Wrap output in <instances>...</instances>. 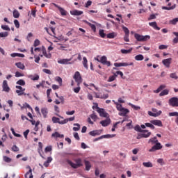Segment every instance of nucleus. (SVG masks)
<instances>
[{"label": "nucleus", "instance_id": "nucleus-1", "mask_svg": "<svg viewBox=\"0 0 178 178\" xmlns=\"http://www.w3.org/2000/svg\"><path fill=\"white\" fill-rule=\"evenodd\" d=\"M68 165H70L73 169H77V168H80L81 166H83V161H81V159H75V163H72V161L67 160V161Z\"/></svg>", "mask_w": 178, "mask_h": 178}, {"label": "nucleus", "instance_id": "nucleus-2", "mask_svg": "<svg viewBox=\"0 0 178 178\" xmlns=\"http://www.w3.org/2000/svg\"><path fill=\"white\" fill-rule=\"evenodd\" d=\"M134 37L136 40V41H138L139 42H142L144 41H148L151 38V36L146 35H141L138 33H135Z\"/></svg>", "mask_w": 178, "mask_h": 178}, {"label": "nucleus", "instance_id": "nucleus-3", "mask_svg": "<svg viewBox=\"0 0 178 178\" xmlns=\"http://www.w3.org/2000/svg\"><path fill=\"white\" fill-rule=\"evenodd\" d=\"M73 79L75 80L77 86H80L81 83H83V78H81V75L79 71H76L73 76Z\"/></svg>", "mask_w": 178, "mask_h": 178}, {"label": "nucleus", "instance_id": "nucleus-4", "mask_svg": "<svg viewBox=\"0 0 178 178\" xmlns=\"http://www.w3.org/2000/svg\"><path fill=\"white\" fill-rule=\"evenodd\" d=\"M162 144L157 142L156 143H154V145H153L151 149H149V152H155V151H159V149H162Z\"/></svg>", "mask_w": 178, "mask_h": 178}, {"label": "nucleus", "instance_id": "nucleus-5", "mask_svg": "<svg viewBox=\"0 0 178 178\" xmlns=\"http://www.w3.org/2000/svg\"><path fill=\"white\" fill-rule=\"evenodd\" d=\"M169 105L170 106L176 107L178 106V97H172L168 101Z\"/></svg>", "mask_w": 178, "mask_h": 178}, {"label": "nucleus", "instance_id": "nucleus-6", "mask_svg": "<svg viewBox=\"0 0 178 178\" xmlns=\"http://www.w3.org/2000/svg\"><path fill=\"white\" fill-rule=\"evenodd\" d=\"M15 88H17V90L15 91V92L21 96V95H26V93L24 92V91H26V88H23V87L20 86H16Z\"/></svg>", "mask_w": 178, "mask_h": 178}, {"label": "nucleus", "instance_id": "nucleus-7", "mask_svg": "<svg viewBox=\"0 0 178 178\" xmlns=\"http://www.w3.org/2000/svg\"><path fill=\"white\" fill-rule=\"evenodd\" d=\"M134 65V63H114V66L115 67H120L122 66L126 67V66H133Z\"/></svg>", "mask_w": 178, "mask_h": 178}, {"label": "nucleus", "instance_id": "nucleus-8", "mask_svg": "<svg viewBox=\"0 0 178 178\" xmlns=\"http://www.w3.org/2000/svg\"><path fill=\"white\" fill-rule=\"evenodd\" d=\"M99 63L102 65H106L108 67L111 66V61H108V58L105 56L100 58Z\"/></svg>", "mask_w": 178, "mask_h": 178}, {"label": "nucleus", "instance_id": "nucleus-9", "mask_svg": "<svg viewBox=\"0 0 178 178\" xmlns=\"http://www.w3.org/2000/svg\"><path fill=\"white\" fill-rule=\"evenodd\" d=\"M51 120L53 122V123H58V124H66V122H67V120H63L60 121V119H59V118H56V117H52Z\"/></svg>", "mask_w": 178, "mask_h": 178}, {"label": "nucleus", "instance_id": "nucleus-10", "mask_svg": "<svg viewBox=\"0 0 178 178\" xmlns=\"http://www.w3.org/2000/svg\"><path fill=\"white\" fill-rule=\"evenodd\" d=\"M2 88L3 91H5V92H9V91H10V88H9V86L8 85V81L4 80L3 81Z\"/></svg>", "mask_w": 178, "mask_h": 178}, {"label": "nucleus", "instance_id": "nucleus-11", "mask_svg": "<svg viewBox=\"0 0 178 178\" xmlns=\"http://www.w3.org/2000/svg\"><path fill=\"white\" fill-rule=\"evenodd\" d=\"M162 63L164 65V66H165V67H170V65L172 64V58L163 60Z\"/></svg>", "mask_w": 178, "mask_h": 178}, {"label": "nucleus", "instance_id": "nucleus-12", "mask_svg": "<svg viewBox=\"0 0 178 178\" xmlns=\"http://www.w3.org/2000/svg\"><path fill=\"white\" fill-rule=\"evenodd\" d=\"M52 5H54L55 8H58V10H60V13L61 14L62 16H66V15H67V13L66 12V10H65V9L62 8L60 6H58L56 3H52Z\"/></svg>", "mask_w": 178, "mask_h": 178}, {"label": "nucleus", "instance_id": "nucleus-13", "mask_svg": "<svg viewBox=\"0 0 178 178\" xmlns=\"http://www.w3.org/2000/svg\"><path fill=\"white\" fill-rule=\"evenodd\" d=\"M96 111L102 118H107L108 113H106L104 108H98V110Z\"/></svg>", "mask_w": 178, "mask_h": 178}, {"label": "nucleus", "instance_id": "nucleus-14", "mask_svg": "<svg viewBox=\"0 0 178 178\" xmlns=\"http://www.w3.org/2000/svg\"><path fill=\"white\" fill-rule=\"evenodd\" d=\"M168 6L170 7L163 6L161 8L163 10H173V9H176V4L172 6V3H168Z\"/></svg>", "mask_w": 178, "mask_h": 178}, {"label": "nucleus", "instance_id": "nucleus-15", "mask_svg": "<svg viewBox=\"0 0 178 178\" xmlns=\"http://www.w3.org/2000/svg\"><path fill=\"white\" fill-rule=\"evenodd\" d=\"M130 113V110L125 108L124 107L119 112V116H127V113Z\"/></svg>", "mask_w": 178, "mask_h": 178}, {"label": "nucleus", "instance_id": "nucleus-16", "mask_svg": "<svg viewBox=\"0 0 178 178\" xmlns=\"http://www.w3.org/2000/svg\"><path fill=\"white\" fill-rule=\"evenodd\" d=\"M150 123H152V124H154V126H158L159 127H162V126H163V124H162V121H161L160 120H151Z\"/></svg>", "mask_w": 178, "mask_h": 178}, {"label": "nucleus", "instance_id": "nucleus-17", "mask_svg": "<svg viewBox=\"0 0 178 178\" xmlns=\"http://www.w3.org/2000/svg\"><path fill=\"white\" fill-rule=\"evenodd\" d=\"M100 124H102L103 127H106V126H109V124H111V119L106 118V120L101 121Z\"/></svg>", "mask_w": 178, "mask_h": 178}, {"label": "nucleus", "instance_id": "nucleus-18", "mask_svg": "<svg viewBox=\"0 0 178 178\" xmlns=\"http://www.w3.org/2000/svg\"><path fill=\"white\" fill-rule=\"evenodd\" d=\"M42 52L43 55L45 56V58H47V59H51L52 58V54L51 53H47V49H45V47L42 48Z\"/></svg>", "mask_w": 178, "mask_h": 178}, {"label": "nucleus", "instance_id": "nucleus-19", "mask_svg": "<svg viewBox=\"0 0 178 178\" xmlns=\"http://www.w3.org/2000/svg\"><path fill=\"white\" fill-rule=\"evenodd\" d=\"M70 14L72 16H81V15H83V11H80L79 10H74L72 11H70Z\"/></svg>", "mask_w": 178, "mask_h": 178}, {"label": "nucleus", "instance_id": "nucleus-20", "mask_svg": "<svg viewBox=\"0 0 178 178\" xmlns=\"http://www.w3.org/2000/svg\"><path fill=\"white\" fill-rule=\"evenodd\" d=\"M90 136H92V137H95V136H99L101 134L100 130H94L89 132Z\"/></svg>", "mask_w": 178, "mask_h": 178}, {"label": "nucleus", "instance_id": "nucleus-21", "mask_svg": "<svg viewBox=\"0 0 178 178\" xmlns=\"http://www.w3.org/2000/svg\"><path fill=\"white\" fill-rule=\"evenodd\" d=\"M149 26L154 29V30H161V28L158 26V24H156V22H149Z\"/></svg>", "mask_w": 178, "mask_h": 178}, {"label": "nucleus", "instance_id": "nucleus-22", "mask_svg": "<svg viewBox=\"0 0 178 178\" xmlns=\"http://www.w3.org/2000/svg\"><path fill=\"white\" fill-rule=\"evenodd\" d=\"M70 60H72V58L70 59H62L58 61V63H60V65H69V62H70Z\"/></svg>", "mask_w": 178, "mask_h": 178}, {"label": "nucleus", "instance_id": "nucleus-23", "mask_svg": "<svg viewBox=\"0 0 178 178\" xmlns=\"http://www.w3.org/2000/svg\"><path fill=\"white\" fill-rule=\"evenodd\" d=\"M157 143H159V141H158V138L156 136L150 138L148 141V143L151 144L152 145H154V144H156Z\"/></svg>", "mask_w": 178, "mask_h": 178}, {"label": "nucleus", "instance_id": "nucleus-24", "mask_svg": "<svg viewBox=\"0 0 178 178\" xmlns=\"http://www.w3.org/2000/svg\"><path fill=\"white\" fill-rule=\"evenodd\" d=\"M115 136L116 135H102V136L97 138V140L99 141V140H102V138H112L113 137H115Z\"/></svg>", "mask_w": 178, "mask_h": 178}, {"label": "nucleus", "instance_id": "nucleus-25", "mask_svg": "<svg viewBox=\"0 0 178 178\" xmlns=\"http://www.w3.org/2000/svg\"><path fill=\"white\" fill-rule=\"evenodd\" d=\"M15 66H17L18 69H21V70H24V69H26V66H24V64L22 63V62L16 63Z\"/></svg>", "mask_w": 178, "mask_h": 178}, {"label": "nucleus", "instance_id": "nucleus-26", "mask_svg": "<svg viewBox=\"0 0 178 178\" xmlns=\"http://www.w3.org/2000/svg\"><path fill=\"white\" fill-rule=\"evenodd\" d=\"M86 24H88V26H90L91 30H92V31H94V33H95L97 31V26L95 24H91L90 22H88L87 21H86Z\"/></svg>", "mask_w": 178, "mask_h": 178}, {"label": "nucleus", "instance_id": "nucleus-27", "mask_svg": "<svg viewBox=\"0 0 178 178\" xmlns=\"http://www.w3.org/2000/svg\"><path fill=\"white\" fill-rule=\"evenodd\" d=\"M86 170H90L91 169V163L90 161L85 160L84 161Z\"/></svg>", "mask_w": 178, "mask_h": 178}, {"label": "nucleus", "instance_id": "nucleus-28", "mask_svg": "<svg viewBox=\"0 0 178 178\" xmlns=\"http://www.w3.org/2000/svg\"><path fill=\"white\" fill-rule=\"evenodd\" d=\"M52 137H56V138H63L65 136L63 134H60L58 132H55L54 134H52Z\"/></svg>", "mask_w": 178, "mask_h": 178}, {"label": "nucleus", "instance_id": "nucleus-29", "mask_svg": "<svg viewBox=\"0 0 178 178\" xmlns=\"http://www.w3.org/2000/svg\"><path fill=\"white\" fill-rule=\"evenodd\" d=\"M31 172V168H29V170L25 174V178H33V176Z\"/></svg>", "mask_w": 178, "mask_h": 178}, {"label": "nucleus", "instance_id": "nucleus-30", "mask_svg": "<svg viewBox=\"0 0 178 178\" xmlns=\"http://www.w3.org/2000/svg\"><path fill=\"white\" fill-rule=\"evenodd\" d=\"M83 65L84 66L85 69H88V60H87V58L86 57H83Z\"/></svg>", "mask_w": 178, "mask_h": 178}, {"label": "nucleus", "instance_id": "nucleus-31", "mask_svg": "<svg viewBox=\"0 0 178 178\" xmlns=\"http://www.w3.org/2000/svg\"><path fill=\"white\" fill-rule=\"evenodd\" d=\"M134 130H136V131H138L139 133H144L145 131H147V130L142 129L140 125H136Z\"/></svg>", "mask_w": 178, "mask_h": 178}, {"label": "nucleus", "instance_id": "nucleus-32", "mask_svg": "<svg viewBox=\"0 0 178 178\" xmlns=\"http://www.w3.org/2000/svg\"><path fill=\"white\" fill-rule=\"evenodd\" d=\"M42 114L43 115L44 118H47V115H48V108H42L41 109Z\"/></svg>", "mask_w": 178, "mask_h": 178}, {"label": "nucleus", "instance_id": "nucleus-33", "mask_svg": "<svg viewBox=\"0 0 178 178\" xmlns=\"http://www.w3.org/2000/svg\"><path fill=\"white\" fill-rule=\"evenodd\" d=\"M13 15L15 19H19V17L20 16V13H19V11H17V10H14L13 12Z\"/></svg>", "mask_w": 178, "mask_h": 178}, {"label": "nucleus", "instance_id": "nucleus-34", "mask_svg": "<svg viewBox=\"0 0 178 178\" xmlns=\"http://www.w3.org/2000/svg\"><path fill=\"white\" fill-rule=\"evenodd\" d=\"M143 166H145V168H152V166H154L152 165V163H151V161L149 162H143Z\"/></svg>", "mask_w": 178, "mask_h": 178}, {"label": "nucleus", "instance_id": "nucleus-35", "mask_svg": "<svg viewBox=\"0 0 178 178\" xmlns=\"http://www.w3.org/2000/svg\"><path fill=\"white\" fill-rule=\"evenodd\" d=\"M116 77H118V74H115L114 75L109 76L108 81L109 83L112 81H115V80L116 79Z\"/></svg>", "mask_w": 178, "mask_h": 178}, {"label": "nucleus", "instance_id": "nucleus-36", "mask_svg": "<svg viewBox=\"0 0 178 178\" xmlns=\"http://www.w3.org/2000/svg\"><path fill=\"white\" fill-rule=\"evenodd\" d=\"M142 135L145 136H143V138H148L151 136V132H148V130L145 132H141Z\"/></svg>", "mask_w": 178, "mask_h": 178}, {"label": "nucleus", "instance_id": "nucleus-37", "mask_svg": "<svg viewBox=\"0 0 178 178\" xmlns=\"http://www.w3.org/2000/svg\"><path fill=\"white\" fill-rule=\"evenodd\" d=\"M168 94H169V90L168 89H165L159 94V96L163 97L165 95H168Z\"/></svg>", "mask_w": 178, "mask_h": 178}, {"label": "nucleus", "instance_id": "nucleus-38", "mask_svg": "<svg viewBox=\"0 0 178 178\" xmlns=\"http://www.w3.org/2000/svg\"><path fill=\"white\" fill-rule=\"evenodd\" d=\"M136 60H144V56L143 54H138L135 56Z\"/></svg>", "mask_w": 178, "mask_h": 178}, {"label": "nucleus", "instance_id": "nucleus-39", "mask_svg": "<svg viewBox=\"0 0 178 178\" xmlns=\"http://www.w3.org/2000/svg\"><path fill=\"white\" fill-rule=\"evenodd\" d=\"M3 159L4 162H6L7 163H10V162H12V159H10V157H8L6 156H3Z\"/></svg>", "mask_w": 178, "mask_h": 178}, {"label": "nucleus", "instance_id": "nucleus-40", "mask_svg": "<svg viewBox=\"0 0 178 178\" xmlns=\"http://www.w3.org/2000/svg\"><path fill=\"white\" fill-rule=\"evenodd\" d=\"M90 118L91 119H92V120H94V122H97V120H98V116L95 115V112L94 111L93 113L90 115Z\"/></svg>", "mask_w": 178, "mask_h": 178}, {"label": "nucleus", "instance_id": "nucleus-41", "mask_svg": "<svg viewBox=\"0 0 178 178\" xmlns=\"http://www.w3.org/2000/svg\"><path fill=\"white\" fill-rule=\"evenodd\" d=\"M129 106H131V108H133V109H134L135 111H138L140 109V107L138 106H136L131 103H129Z\"/></svg>", "mask_w": 178, "mask_h": 178}, {"label": "nucleus", "instance_id": "nucleus-42", "mask_svg": "<svg viewBox=\"0 0 178 178\" xmlns=\"http://www.w3.org/2000/svg\"><path fill=\"white\" fill-rule=\"evenodd\" d=\"M117 34L115 32L110 33L107 34V38H115L116 37Z\"/></svg>", "mask_w": 178, "mask_h": 178}, {"label": "nucleus", "instance_id": "nucleus-43", "mask_svg": "<svg viewBox=\"0 0 178 178\" xmlns=\"http://www.w3.org/2000/svg\"><path fill=\"white\" fill-rule=\"evenodd\" d=\"M177 22H178V17L174 18L173 19H171L169 21V24H173V25L177 24Z\"/></svg>", "mask_w": 178, "mask_h": 178}, {"label": "nucleus", "instance_id": "nucleus-44", "mask_svg": "<svg viewBox=\"0 0 178 178\" xmlns=\"http://www.w3.org/2000/svg\"><path fill=\"white\" fill-rule=\"evenodd\" d=\"M16 84H18L19 86H26V81L23 79H19L16 82Z\"/></svg>", "mask_w": 178, "mask_h": 178}, {"label": "nucleus", "instance_id": "nucleus-45", "mask_svg": "<svg viewBox=\"0 0 178 178\" xmlns=\"http://www.w3.org/2000/svg\"><path fill=\"white\" fill-rule=\"evenodd\" d=\"M122 30L125 33V35H129L130 34V31H129V29L124 26H122Z\"/></svg>", "mask_w": 178, "mask_h": 178}, {"label": "nucleus", "instance_id": "nucleus-46", "mask_svg": "<svg viewBox=\"0 0 178 178\" xmlns=\"http://www.w3.org/2000/svg\"><path fill=\"white\" fill-rule=\"evenodd\" d=\"M99 34L102 38H105L106 34L104 32V29H100L99 31Z\"/></svg>", "mask_w": 178, "mask_h": 178}, {"label": "nucleus", "instance_id": "nucleus-47", "mask_svg": "<svg viewBox=\"0 0 178 178\" xmlns=\"http://www.w3.org/2000/svg\"><path fill=\"white\" fill-rule=\"evenodd\" d=\"M145 125L146 126V127H149L150 129H152V130H154L155 129V126H154V124L152 123H145Z\"/></svg>", "mask_w": 178, "mask_h": 178}, {"label": "nucleus", "instance_id": "nucleus-48", "mask_svg": "<svg viewBox=\"0 0 178 178\" xmlns=\"http://www.w3.org/2000/svg\"><path fill=\"white\" fill-rule=\"evenodd\" d=\"M9 35V33L8 32H1L0 33V38L8 37Z\"/></svg>", "mask_w": 178, "mask_h": 178}, {"label": "nucleus", "instance_id": "nucleus-49", "mask_svg": "<svg viewBox=\"0 0 178 178\" xmlns=\"http://www.w3.org/2000/svg\"><path fill=\"white\" fill-rule=\"evenodd\" d=\"M115 105H116V108H117V110L119 111V112L121 111V110L124 108L122 104H119V103H115Z\"/></svg>", "mask_w": 178, "mask_h": 178}, {"label": "nucleus", "instance_id": "nucleus-50", "mask_svg": "<svg viewBox=\"0 0 178 178\" xmlns=\"http://www.w3.org/2000/svg\"><path fill=\"white\" fill-rule=\"evenodd\" d=\"M55 80L56 81L58 82L59 86H62V78H60V76H56L55 78Z\"/></svg>", "mask_w": 178, "mask_h": 178}, {"label": "nucleus", "instance_id": "nucleus-51", "mask_svg": "<svg viewBox=\"0 0 178 178\" xmlns=\"http://www.w3.org/2000/svg\"><path fill=\"white\" fill-rule=\"evenodd\" d=\"M170 77L171 79H174V80H177V79H178L177 74H176V73H171L170 74Z\"/></svg>", "mask_w": 178, "mask_h": 178}, {"label": "nucleus", "instance_id": "nucleus-52", "mask_svg": "<svg viewBox=\"0 0 178 178\" xmlns=\"http://www.w3.org/2000/svg\"><path fill=\"white\" fill-rule=\"evenodd\" d=\"M156 16H158V14H152L150 16L148 17V20H152L154 19H156Z\"/></svg>", "mask_w": 178, "mask_h": 178}, {"label": "nucleus", "instance_id": "nucleus-53", "mask_svg": "<svg viewBox=\"0 0 178 178\" xmlns=\"http://www.w3.org/2000/svg\"><path fill=\"white\" fill-rule=\"evenodd\" d=\"M74 126L77 127H74L73 128L74 131H79V130H80V124H74Z\"/></svg>", "mask_w": 178, "mask_h": 178}, {"label": "nucleus", "instance_id": "nucleus-54", "mask_svg": "<svg viewBox=\"0 0 178 178\" xmlns=\"http://www.w3.org/2000/svg\"><path fill=\"white\" fill-rule=\"evenodd\" d=\"M1 29L7 31H10V28L8 25H1Z\"/></svg>", "mask_w": 178, "mask_h": 178}, {"label": "nucleus", "instance_id": "nucleus-55", "mask_svg": "<svg viewBox=\"0 0 178 178\" xmlns=\"http://www.w3.org/2000/svg\"><path fill=\"white\" fill-rule=\"evenodd\" d=\"M12 151H13V152H18L19 151V148L17 147V146H16V145H14L12 148H11Z\"/></svg>", "mask_w": 178, "mask_h": 178}, {"label": "nucleus", "instance_id": "nucleus-56", "mask_svg": "<svg viewBox=\"0 0 178 178\" xmlns=\"http://www.w3.org/2000/svg\"><path fill=\"white\" fill-rule=\"evenodd\" d=\"M90 5H92V1L91 0H88L85 4V8H90Z\"/></svg>", "mask_w": 178, "mask_h": 178}, {"label": "nucleus", "instance_id": "nucleus-57", "mask_svg": "<svg viewBox=\"0 0 178 178\" xmlns=\"http://www.w3.org/2000/svg\"><path fill=\"white\" fill-rule=\"evenodd\" d=\"M14 24L17 29H19V27H20V23H19V21L17 19L14 20Z\"/></svg>", "mask_w": 178, "mask_h": 178}, {"label": "nucleus", "instance_id": "nucleus-58", "mask_svg": "<svg viewBox=\"0 0 178 178\" xmlns=\"http://www.w3.org/2000/svg\"><path fill=\"white\" fill-rule=\"evenodd\" d=\"M51 151H52V146H47L44 149L45 152H51Z\"/></svg>", "mask_w": 178, "mask_h": 178}, {"label": "nucleus", "instance_id": "nucleus-59", "mask_svg": "<svg viewBox=\"0 0 178 178\" xmlns=\"http://www.w3.org/2000/svg\"><path fill=\"white\" fill-rule=\"evenodd\" d=\"M42 72L44 73H46V74H52V72H51V70H49L48 69H43Z\"/></svg>", "mask_w": 178, "mask_h": 178}, {"label": "nucleus", "instance_id": "nucleus-60", "mask_svg": "<svg viewBox=\"0 0 178 178\" xmlns=\"http://www.w3.org/2000/svg\"><path fill=\"white\" fill-rule=\"evenodd\" d=\"M121 52L122 54H130V52H131V49L129 50L121 49Z\"/></svg>", "mask_w": 178, "mask_h": 178}, {"label": "nucleus", "instance_id": "nucleus-61", "mask_svg": "<svg viewBox=\"0 0 178 178\" xmlns=\"http://www.w3.org/2000/svg\"><path fill=\"white\" fill-rule=\"evenodd\" d=\"M24 76V74H23L19 72H15V77H23Z\"/></svg>", "mask_w": 178, "mask_h": 178}, {"label": "nucleus", "instance_id": "nucleus-62", "mask_svg": "<svg viewBox=\"0 0 178 178\" xmlns=\"http://www.w3.org/2000/svg\"><path fill=\"white\" fill-rule=\"evenodd\" d=\"M33 45L34 47H38V45H40V40L38 39H35Z\"/></svg>", "mask_w": 178, "mask_h": 178}, {"label": "nucleus", "instance_id": "nucleus-63", "mask_svg": "<svg viewBox=\"0 0 178 178\" xmlns=\"http://www.w3.org/2000/svg\"><path fill=\"white\" fill-rule=\"evenodd\" d=\"M159 49H168V46L165 44H161L159 47Z\"/></svg>", "mask_w": 178, "mask_h": 178}, {"label": "nucleus", "instance_id": "nucleus-64", "mask_svg": "<svg viewBox=\"0 0 178 178\" xmlns=\"http://www.w3.org/2000/svg\"><path fill=\"white\" fill-rule=\"evenodd\" d=\"M169 116H177L178 117V112L169 113Z\"/></svg>", "mask_w": 178, "mask_h": 178}]
</instances>
